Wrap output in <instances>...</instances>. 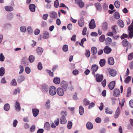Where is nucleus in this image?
<instances>
[{
  "instance_id": "obj_1",
  "label": "nucleus",
  "mask_w": 133,
  "mask_h": 133,
  "mask_svg": "<svg viewBox=\"0 0 133 133\" xmlns=\"http://www.w3.org/2000/svg\"><path fill=\"white\" fill-rule=\"evenodd\" d=\"M62 116L60 118V123L61 124H65L66 122V120L65 117V116H66L67 113L65 111H62L61 112Z\"/></svg>"
},
{
  "instance_id": "obj_2",
  "label": "nucleus",
  "mask_w": 133,
  "mask_h": 133,
  "mask_svg": "<svg viewBox=\"0 0 133 133\" xmlns=\"http://www.w3.org/2000/svg\"><path fill=\"white\" fill-rule=\"evenodd\" d=\"M48 91L49 94L50 95L53 96L56 95L57 90L55 87L51 86L49 88Z\"/></svg>"
},
{
  "instance_id": "obj_3",
  "label": "nucleus",
  "mask_w": 133,
  "mask_h": 133,
  "mask_svg": "<svg viewBox=\"0 0 133 133\" xmlns=\"http://www.w3.org/2000/svg\"><path fill=\"white\" fill-rule=\"evenodd\" d=\"M129 37L132 38L133 36V20L131 24L128 27Z\"/></svg>"
},
{
  "instance_id": "obj_4",
  "label": "nucleus",
  "mask_w": 133,
  "mask_h": 133,
  "mask_svg": "<svg viewBox=\"0 0 133 133\" xmlns=\"http://www.w3.org/2000/svg\"><path fill=\"white\" fill-rule=\"evenodd\" d=\"M49 87L46 84H44L41 86L40 89L44 93H47L48 91Z\"/></svg>"
},
{
  "instance_id": "obj_5",
  "label": "nucleus",
  "mask_w": 133,
  "mask_h": 133,
  "mask_svg": "<svg viewBox=\"0 0 133 133\" xmlns=\"http://www.w3.org/2000/svg\"><path fill=\"white\" fill-rule=\"evenodd\" d=\"M94 75V76L96 77V80L97 82H100L102 81L103 78V75H100L97 74L96 76L95 75Z\"/></svg>"
},
{
  "instance_id": "obj_6",
  "label": "nucleus",
  "mask_w": 133,
  "mask_h": 133,
  "mask_svg": "<svg viewBox=\"0 0 133 133\" xmlns=\"http://www.w3.org/2000/svg\"><path fill=\"white\" fill-rule=\"evenodd\" d=\"M49 14L51 18H56L57 17V15L56 12L54 11H50L49 12Z\"/></svg>"
},
{
  "instance_id": "obj_7",
  "label": "nucleus",
  "mask_w": 133,
  "mask_h": 133,
  "mask_svg": "<svg viewBox=\"0 0 133 133\" xmlns=\"http://www.w3.org/2000/svg\"><path fill=\"white\" fill-rule=\"evenodd\" d=\"M61 85L64 90H66L67 89L68 86V83L65 81H63L61 83Z\"/></svg>"
},
{
  "instance_id": "obj_8",
  "label": "nucleus",
  "mask_w": 133,
  "mask_h": 133,
  "mask_svg": "<svg viewBox=\"0 0 133 133\" xmlns=\"http://www.w3.org/2000/svg\"><path fill=\"white\" fill-rule=\"evenodd\" d=\"M89 27L91 29H93L96 27L95 21L94 19H92L89 24Z\"/></svg>"
},
{
  "instance_id": "obj_9",
  "label": "nucleus",
  "mask_w": 133,
  "mask_h": 133,
  "mask_svg": "<svg viewBox=\"0 0 133 133\" xmlns=\"http://www.w3.org/2000/svg\"><path fill=\"white\" fill-rule=\"evenodd\" d=\"M57 94L59 96H62L64 94V91L61 88H59L57 89Z\"/></svg>"
},
{
  "instance_id": "obj_10",
  "label": "nucleus",
  "mask_w": 133,
  "mask_h": 133,
  "mask_svg": "<svg viewBox=\"0 0 133 133\" xmlns=\"http://www.w3.org/2000/svg\"><path fill=\"white\" fill-rule=\"evenodd\" d=\"M29 7L30 11L31 12H34L35 11L36 6L34 4H29Z\"/></svg>"
},
{
  "instance_id": "obj_11",
  "label": "nucleus",
  "mask_w": 133,
  "mask_h": 133,
  "mask_svg": "<svg viewBox=\"0 0 133 133\" xmlns=\"http://www.w3.org/2000/svg\"><path fill=\"white\" fill-rule=\"evenodd\" d=\"M98 68V66L96 64L93 65L91 68L92 70V74L93 75H95V72L97 71Z\"/></svg>"
},
{
  "instance_id": "obj_12",
  "label": "nucleus",
  "mask_w": 133,
  "mask_h": 133,
  "mask_svg": "<svg viewBox=\"0 0 133 133\" xmlns=\"http://www.w3.org/2000/svg\"><path fill=\"white\" fill-rule=\"evenodd\" d=\"M111 29L113 32L115 34H116L119 31L118 27L116 25H114L112 26L111 27Z\"/></svg>"
},
{
  "instance_id": "obj_13",
  "label": "nucleus",
  "mask_w": 133,
  "mask_h": 133,
  "mask_svg": "<svg viewBox=\"0 0 133 133\" xmlns=\"http://www.w3.org/2000/svg\"><path fill=\"white\" fill-rule=\"evenodd\" d=\"M103 50L105 53L106 54H108L111 52V49L109 47L106 46L104 48Z\"/></svg>"
},
{
  "instance_id": "obj_14",
  "label": "nucleus",
  "mask_w": 133,
  "mask_h": 133,
  "mask_svg": "<svg viewBox=\"0 0 133 133\" xmlns=\"http://www.w3.org/2000/svg\"><path fill=\"white\" fill-rule=\"evenodd\" d=\"M33 116L36 117L37 116L39 112V110L37 109H33L32 110Z\"/></svg>"
},
{
  "instance_id": "obj_15",
  "label": "nucleus",
  "mask_w": 133,
  "mask_h": 133,
  "mask_svg": "<svg viewBox=\"0 0 133 133\" xmlns=\"http://www.w3.org/2000/svg\"><path fill=\"white\" fill-rule=\"evenodd\" d=\"M115 84V82L114 81L110 82L109 84L108 87L110 89L112 90L114 88Z\"/></svg>"
},
{
  "instance_id": "obj_16",
  "label": "nucleus",
  "mask_w": 133,
  "mask_h": 133,
  "mask_svg": "<svg viewBox=\"0 0 133 133\" xmlns=\"http://www.w3.org/2000/svg\"><path fill=\"white\" fill-rule=\"evenodd\" d=\"M120 109L119 107H118L115 111V114L114 115V117L115 118H117L120 115Z\"/></svg>"
},
{
  "instance_id": "obj_17",
  "label": "nucleus",
  "mask_w": 133,
  "mask_h": 133,
  "mask_svg": "<svg viewBox=\"0 0 133 133\" xmlns=\"http://www.w3.org/2000/svg\"><path fill=\"white\" fill-rule=\"evenodd\" d=\"M120 94V91L119 89H115L114 91V96L115 97H117L119 96Z\"/></svg>"
},
{
  "instance_id": "obj_18",
  "label": "nucleus",
  "mask_w": 133,
  "mask_h": 133,
  "mask_svg": "<svg viewBox=\"0 0 133 133\" xmlns=\"http://www.w3.org/2000/svg\"><path fill=\"white\" fill-rule=\"evenodd\" d=\"M25 79V77L24 76L20 75L18 77L17 81L18 83H21L24 81Z\"/></svg>"
},
{
  "instance_id": "obj_19",
  "label": "nucleus",
  "mask_w": 133,
  "mask_h": 133,
  "mask_svg": "<svg viewBox=\"0 0 133 133\" xmlns=\"http://www.w3.org/2000/svg\"><path fill=\"white\" fill-rule=\"evenodd\" d=\"M15 110L18 111L21 109L19 103L17 101L15 102Z\"/></svg>"
},
{
  "instance_id": "obj_20",
  "label": "nucleus",
  "mask_w": 133,
  "mask_h": 133,
  "mask_svg": "<svg viewBox=\"0 0 133 133\" xmlns=\"http://www.w3.org/2000/svg\"><path fill=\"white\" fill-rule=\"evenodd\" d=\"M5 10L8 12H11L14 10L13 8L10 5H7L5 6L4 7Z\"/></svg>"
},
{
  "instance_id": "obj_21",
  "label": "nucleus",
  "mask_w": 133,
  "mask_h": 133,
  "mask_svg": "<svg viewBox=\"0 0 133 133\" xmlns=\"http://www.w3.org/2000/svg\"><path fill=\"white\" fill-rule=\"evenodd\" d=\"M105 113L106 114H112L113 111L112 110L108 107H106L105 108Z\"/></svg>"
},
{
  "instance_id": "obj_22",
  "label": "nucleus",
  "mask_w": 133,
  "mask_h": 133,
  "mask_svg": "<svg viewBox=\"0 0 133 133\" xmlns=\"http://www.w3.org/2000/svg\"><path fill=\"white\" fill-rule=\"evenodd\" d=\"M109 64L110 65H113L114 64V61L113 58L112 57H109L108 60Z\"/></svg>"
},
{
  "instance_id": "obj_23",
  "label": "nucleus",
  "mask_w": 133,
  "mask_h": 133,
  "mask_svg": "<svg viewBox=\"0 0 133 133\" xmlns=\"http://www.w3.org/2000/svg\"><path fill=\"white\" fill-rule=\"evenodd\" d=\"M118 25L121 28H123L124 26V23L123 21L121 19H119L117 22Z\"/></svg>"
},
{
  "instance_id": "obj_24",
  "label": "nucleus",
  "mask_w": 133,
  "mask_h": 133,
  "mask_svg": "<svg viewBox=\"0 0 133 133\" xmlns=\"http://www.w3.org/2000/svg\"><path fill=\"white\" fill-rule=\"evenodd\" d=\"M84 19L81 18L78 21V24L80 27H83L84 25Z\"/></svg>"
},
{
  "instance_id": "obj_25",
  "label": "nucleus",
  "mask_w": 133,
  "mask_h": 133,
  "mask_svg": "<svg viewBox=\"0 0 133 133\" xmlns=\"http://www.w3.org/2000/svg\"><path fill=\"white\" fill-rule=\"evenodd\" d=\"M44 106L47 109H49L50 107V100H47L45 103Z\"/></svg>"
},
{
  "instance_id": "obj_26",
  "label": "nucleus",
  "mask_w": 133,
  "mask_h": 133,
  "mask_svg": "<svg viewBox=\"0 0 133 133\" xmlns=\"http://www.w3.org/2000/svg\"><path fill=\"white\" fill-rule=\"evenodd\" d=\"M79 110L80 115L81 116L82 115L84 112V109L83 107L81 105L80 106Z\"/></svg>"
},
{
  "instance_id": "obj_27",
  "label": "nucleus",
  "mask_w": 133,
  "mask_h": 133,
  "mask_svg": "<svg viewBox=\"0 0 133 133\" xmlns=\"http://www.w3.org/2000/svg\"><path fill=\"white\" fill-rule=\"evenodd\" d=\"M91 52L93 55H95L97 52V48L95 47H92L91 48Z\"/></svg>"
},
{
  "instance_id": "obj_28",
  "label": "nucleus",
  "mask_w": 133,
  "mask_h": 133,
  "mask_svg": "<svg viewBox=\"0 0 133 133\" xmlns=\"http://www.w3.org/2000/svg\"><path fill=\"white\" fill-rule=\"evenodd\" d=\"M109 74L112 77L115 76L116 74V71L113 69H111L109 71Z\"/></svg>"
},
{
  "instance_id": "obj_29",
  "label": "nucleus",
  "mask_w": 133,
  "mask_h": 133,
  "mask_svg": "<svg viewBox=\"0 0 133 133\" xmlns=\"http://www.w3.org/2000/svg\"><path fill=\"white\" fill-rule=\"evenodd\" d=\"M54 83L56 84H58L60 82V78L58 77H55L53 80Z\"/></svg>"
},
{
  "instance_id": "obj_30",
  "label": "nucleus",
  "mask_w": 133,
  "mask_h": 133,
  "mask_svg": "<svg viewBox=\"0 0 133 133\" xmlns=\"http://www.w3.org/2000/svg\"><path fill=\"white\" fill-rule=\"evenodd\" d=\"M10 106L8 103L5 104L4 106V109L5 111H8L10 109Z\"/></svg>"
},
{
  "instance_id": "obj_31",
  "label": "nucleus",
  "mask_w": 133,
  "mask_h": 133,
  "mask_svg": "<svg viewBox=\"0 0 133 133\" xmlns=\"http://www.w3.org/2000/svg\"><path fill=\"white\" fill-rule=\"evenodd\" d=\"M86 127L89 129H92L93 127V125L90 122H88L86 124Z\"/></svg>"
},
{
  "instance_id": "obj_32",
  "label": "nucleus",
  "mask_w": 133,
  "mask_h": 133,
  "mask_svg": "<svg viewBox=\"0 0 133 133\" xmlns=\"http://www.w3.org/2000/svg\"><path fill=\"white\" fill-rule=\"evenodd\" d=\"M43 38L44 39L48 38L49 37V32L47 31H44L43 35Z\"/></svg>"
},
{
  "instance_id": "obj_33",
  "label": "nucleus",
  "mask_w": 133,
  "mask_h": 133,
  "mask_svg": "<svg viewBox=\"0 0 133 133\" xmlns=\"http://www.w3.org/2000/svg\"><path fill=\"white\" fill-rule=\"evenodd\" d=\"M95 5L97 10H99L102 9L101 5L100 3H96Z\"/></svg>"
},
{
  "instance_id": "obj_34",
  "label": "nucleus",
  "mask_w": 133,
  "mask_h": 133,
  "mask_svg": "<svg viewBox=\"0 0 133 133\" xmlns=\"http://www.w3.org/2000/svg\"><path fill=\"white\" fill-rule=\"evenodd\" d=\"M105 60L104 59H101L99 62V64L101 67L104 66L105 64Z\"/></svg>"
},
{
  "instance_id": "obj_35",
  "label": "nucleus",
  "mask_w": 133,
  "mask_h": 133,
  "mask_svg": "<svg viewBox=\"0 0 133 133\" xmlns=\"http://www.w3.org/2000/svg\"><path fill=\"white\" fill-rule=\"evenodd\" d=\"M36 51L38 55H41L43 51V49L41 47H38Z\"/></svg>"
},
{
  "instance_id": "obj_36",
  "label": "nucleus",
  "mask_w": 133,
  "mask_h": 133,
  "mask_svg": "<svg viewBox=\"0 0 133 133\" xmlns=\"http://www.w3.org/2000/svg\"><path fill=\"white\" fill-rule=\"evenodd\" d=\"M28 59L30 62L32 63L35 61V56L33 55H31L29 56Z\"/></svg>"
},
{
  "instance_id": "obj_37",
  "label": "nucleus",
  "mask_w": 133,
  "mask_h": 133,
  "mask_svg": "<svg viewBox=\"0 0 133 133\" xmlns=\"http://www.w3.org/2000/svg\"><path fill=\"white\" fill-rule=\"evenodd\" d=\"M5 72L4 68L3 67H1L0 69V76H3L5 74Z\"/></svg>"
},
{
  "instance_id": "obj_38",
  "label": "nucleus",
  "mask_w": 133,
  "mask_h": 133,
  "mask_svg": "<svg viewBox=\"0 0 133 133\" xmlns=\"http://www.w3.org/2000/svg\"><path fill=\"white\" fill-rule=\"evenodd\" d=\"M108 24L106 22L103 23L102 25V28L104 30H106L107 29Z\"/></svg>"
},
{
  "instance_id": "obj_39",
  "label": "nucleus",
  "mask_w": 133,
  "mask_h": 133,
  "mask_svg": "<svg viewBox=\"0 0 133 133\" xmlns=\"http://www.w3.org/2000/svg\"><path fill=\"white\" fill-rule=\"evenodd\" d=\"M21 31L22 32L25 33L26 30V27L24 26H22L20 28Z\"/></svg>"
},
{
  "instance_id": "obj_40",
  "label": "nucleus",
  "mask_w": 133,
  "mask_h": 133,
  "mask_svg": "<svg viewBox=\"0 0 133 133\" xmlns=\"http://www.w3.org/2000/svg\"><path fill=\"white\" fill-rule=\"evenodd\" d=\"M27 30L28 34H31L32 33L33 30L32 27L30 26H28L27 29Z\"/></svg>"
},
{
  "instance_id": "obj_41",
  "label": "nucleus",
  "mask_w": 133,
  "mask_h": 133,
  "mask_svg": "<svg viewBox=\"0 0 133 133\" xmlns=\"http://www.w3.org/2000/svg\"><path fill=\"white\" fill-rule=\"evenodd\" d=\"M44 127L45 129L46 130H49V129L50 127L49 124L48 122H46L44 125Z\"/></svg>"
},
{
  "instance_id": "obj_42",
  "label": "nucleus",
  "mask_w": 133,
  "mask_h": 133,
  "mask_svg": "<svg viewBox=\"0 0 133 133\" xmlns=\"http://www.w3.org/2000/svg\"><path fill=\"white\" fill-rule=\"evenodd\" d=\"M19 74H21L24 71V68L23 66L20 65L19 66Z\"/></svg>"
},
{
  "instance_id": "obj_43",
  "label": "nucleus",
  "mask_w": 133,
  "mask_h": 133,
  "mask_svg": "<svg viewBox=\"0 0 133 133\" xmlns=\"http://www.w3.org/2000/svg\"><path fill=\"white\" fill-rule=\"evenodd\" d=\"M114 16L115 18L118 19L120 18L118 12H116L114 14Z\"/></svg>"
},
{
  "instance_id": "obj_44",
  "label": "nucleus",
  "mask_w": 133,
  "mask_h": 133,
  "mask_svg": "<svg viewBox=\"0 0 133 133\" xmlns=\"http://www.w3.org/2000/svg\"><path fill=\"white\" fill-rule=\"evenodd\" d=\"M120 2L118 1H116L115 2L114 5L117 8H119L120 6Z\"/></svg>"
},
{
  "instance_id": "obj_45",
  "label": "nucleus",
  "mask_w": 133,
  "mask_h": 133,
  "mask_svg": "<svg viewBox=\"0 0 133 133\" xmlns=\"http://www.w3.org/2000/svg\"><path fill=\"white\" fill-rule=\"evenodd\" d=\"M131 77L130 76H128L124 80V82L127 84L130 81Z\"/></svg>"
},
{
  "instance_id": "obj_46",
  "label": "nucleus",
  "mask_w": 133,
  "mask_h": 133,
  "mask_svg": "<svg viewBox=\"0 0 133 133\" xmlns=\"http://www.w3.org/2000/svg\"><path fill=\"white\" fill-rule=\"evenodd\" d=\"M11 84L13 86H15L17 85V83L15 79H13L12 80Z\"/></svg>"
},
{
  "instance_id": "obj_47",
  "label": "nucleus",
  "mask_w": 133,
  "mask_h": 133,
  "mask_svg": "<svg viewBox=\"0 0 133 133\" xmlns=\"http://www.w3.org/2000/svg\"><path fill=\"white\" fill-rule=\"evenodd\" d=\"M105 42L107 44H110L112 41L110 37H107L105 39Z\"/></svg>"
},
{
  "instance_id": "obj_48",
  "label": "nucleus",
  "mask_w": 133,
  "mask_h": 133,
  "mask_svg": "<svg viewBox=\"0 0 133 133\" xmlns=\"http://www.w3.org/2000/svg\"><path fill=\"white\" fill-rule=\"evenodd\" d=\"M105 36L104 35H101L99 38V41L101 42H103L105 40Z\"/></svg>"
},
{
  "instance_id": "obj_49",
  "label": "nucleus",
  "mask_w": 133,
  "mask_h": 133,
  "mask_svg": "<svg viewBox=\"0 0 133 133\" xmlns=\"http://www.w3.org/2000/svg\"><path fill=\"white\" fill-rule=\"evenodd\" d=\"M128 44V42L126 39H124L123 41V44L124 46H126Z\"/></svg>"
},
{
  "instance_id": "obj_50",
  "label": "nucleus",
  "mask_w": 133,
  "mask_h": 133,
  "mask_svg": "<svg viewBox=\"0 0 133 133\" xmlns=\"http://www.w3.org/2000/svg\"><path fill=\"white\" fill-rule=\"evenodd\" d=\"M18 124V121L16 119L14 120L12 122V125L15 128Z\"/></svg>"
},
{
  "instance_id": "obj_51",
  "label": "nucleus",
  "mask_w": 133,
  "mask_h": 133,
  "mask_svg": "<svg viewBox=\"0 0 133 133\" xmlns=\"http://www.w3.org/2000/svg\"><path fill=\"white\" fill-rule=\"evenodd\" d=\"M5 60V57L3 54L1 53L0 54V61L1 62H3Z\"/></svg>"
},
{
  "instance_id": "obj_52",
  "label": "nucleus",
  "mask_w": 133,
  "mask_h": 133,
  "mask_svg": "<svg viewBox=\"0 0 133 133\" xmlns=\"http://www.w3.org/2000/svg\"><path fill=\"white\" fill-rule=\"evenodd\" d=\"M90 103L88 99H85L83 101V104L85 105H87Z\"/></svg>"
},
{
  "instance_id": "obj_53",
  "label": "nucleus",
  "mask_w": 133,
  "mask_h": 133,
  "mask_svg": "<svg viewBox=\"0 0 133 133\" xmlns=\"http://www.w3.org/2000/svg\"><path fill=\"white\" fill-rule=\"evenodd\" d=\"M63 50L64 51L66 52L68 50V46L67 45H64L63 47Z\"/></svg>"
},
{
  "instance_id": "obj_54",
  "label": "nucleus",
  "mask_w": 133,
  "mask_h": 133,
  "mask_svg": "<svg viewBox=\"0 0 133 133\" xmlns=\"http://www.w3.org/2000/svg\"><path fill=\"white\" fill-rule=\"evenodd\" d=\"M90 52L89 50H87L85 53V55L86 57H89L90 55Z\"/></svg>"
},
{
  "instance_id": "obj_55",
  "label": "nucleus",
  "mask_w": 133,
  "mask_h": 133,
  "mask_svg": "<svg viewBox=\"0 0 133 133\" xmlns=\"http://www.w3.org/2000/svg\"><path fill=\"white\" fill-rule=\"evenodd\" d=\"M133 58V53L130 54L128 56V58L129 60H131Z\"/></svg>"
},
{
  "instance_id": "obj_56",
  "label": "nucleus",
  "mask_w": 133,
  "mask_h": 133,
  "mask_svg": "<svg viewBox=\"0 0 133 133\" xmlns=\"http://www.w3.org/2000/svg\"><path fill=\"white\" fill-rule=\"evenodd\" d=\"M55 7L56 8H58L59 6V2L58 0H56L54 2Z\"/></svg>"
},
{
  "instance_id": "obj_57",
  "label": "nucleus",
  "mask_w": 133,
  "mask_h": 133,
  "mask_svg": "<svg viewBox=\"0 0 133 133\" xmlns=\"http://www.w3.org/2000/svg\"><path fill=\"white\" fill-rule=\"evenodd\" d=\"M25 72L27 74H29L31 71L30 69L28 67H26L25 69Z\"/></svg>"
},
{
  "instance_id": "obj_58",
  "label": "nucleus",
  "mask_w": 133,
  "mask_h": 133,
  "mask_svg": "<svg viewBox=\"0 0 133 133\" xmlns=\"http://www.w3.org/2000/svg\"><path fill=\"white\" fill-rule=\"evenodd\" d=\"M86 41V39L85 38H83L82 39L81 41V42H79V45L83 46V44L84 43V42Z\"/></svg>"
},
{
  "instance_id": "obj_59",
  "label": "nucleus",
  "mask_w": 133,
  "mask_h": 133,
  "mask_svg": "<svg viewBox=\"0 0 133 133\" xmlns=\"http://www.w3.org/2000/svg\"><path fill=\"white\" fill-rule=\"evenodd\" d=\"M72 123L70 121L68 122L67 125L68 128V129H70L72 127Z\"/></svg>"
},
{
  "instance_id": "obj_60",
  "label": "nucleus",
  "mask_w": 133,
  "mask_h": 133,
  "mask_svg": "<svg viewBox=\"0 0 133 133\" xmlns=\"http://www.w3.org/2000/svg\"><path fill=\"white\" fill-rule=\"evenodd\" d=\"M47 73L49 74V75L51 77H53L54 76L53 73L50 70H46Z\"/></svg>"
},
{
  "instance_id": "obj_61",
  "label": "nucleus",
  "mask_w": 133,
  "mask_h": 133,
  "mask_svg": "<svg viewBox=\"0 0 133 133\" xmlns=\"http://www.w3.org/2000/svg\"><path fill=\"white\" fill-rule=\"evenodd\" d=\"M103 7L104 10H107L108 8V5L106 3H104L103 5Z\"/></svg>"
},
{
  "instance_id": "obj_62",
  "label": "nucleus",
  "mask_w": 133,
  "mask_h": 133,
  "mask_svg": "<svg viewBox=\"0 0 133 133\" xmlns=\"http://www.w3.org/2000/svg\"><path fill=\"white\" fill-rule=\"evenodd\" d=\"M131 89L130 88H129L128 89L127 93V97H129L131 95Z\"/></svg>"
},
{
  "instance_id": "obj_63",
  "label": "nucleus",
  "mask_w": 133,
  "mask_h": 133,
  "mask_svg": "<svg viewBox=\"0 0 133 133\" xmlns=\"http://www.w3.org/2000/svg\"><path fill=\"white\" fill-rule=\"evenodd\" d=\"M48 16L49 15L48 14H44L43 15L42 17L43 19L44 20H46L48 18Z\"/></svg>"
},
{
  "instance_id": "obj_64",
  "label": "nucleus",
  "mask_w": 133,
  "mask_h": 133,
  "mask_svg": "<svg viewBox=\"0 0 133 133\" xmlns=\"http://www.w3.org/2000/svg\"><path fill=\"white\" fill-rule=\"evenodd\" d=\"M130 107L132 108H133V99H131L129 102Z\"/></svg>"
}]
</instances>
